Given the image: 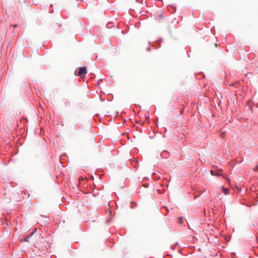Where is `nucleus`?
Segmentation results:
<instances>
[{
    "mask_svg": "<svg viewBox=\"0 0 258 258\" xmlns=\"http://www.w3.org/2000/svg\"><path fill=\"white\" fill-rule=\"evenodd\" d=\"M253 171H258V165H257L254 169Z\"/></svg>",
    "mask_w": 258,
    "mask_h": 258,
    "instance_id": "obj_7",
    "label": "nucleus"
},
{
    "mask_svg": "<svg viewBox=\"0 0 258 258\" xmlns=\"http://www.w3.org/2000/svg\"><path fill=\"white\" fill-rule=\"evenodd\" d=\"M36 230H37V228H35L33 230V231L31 233L30 235L32 236V235L35 233V232H36Z\"/></svg>",
    "mask_w": 258,
    "mask_h": 258,
    "instance_id": "obj_6",
    "label": "nucleus"
},
{
    "mask_svg": "<svg viewBox=\"0 0 258 258\" xmlns=\"http://www.w3.org/2000/svg\"><path fill=\"white\" fill-rule=\"evenodd\" d=\"M31 236V235L30 234L29 235H27L24 236V241H26V242L28 241L29 240V238H30Z\"/></svg>",
    "mask_w": 258,
    "mask_h": 258,
    "instance_id": "obj_4",
    "label": "nucleus"
},
{
    "mask_svg": "<svg viewBox=\"0 0 258 258\" xmlns=\"http://www.w3.org/2000/svg\"><path fill=\"white\" fill-rule=\"evenodd\" d=\"M178 222L180 224H181L183 222V220L182 217H179L178 218Z\"/></svg>",
    "mask_w": 258,
    "mask_h": 258,
    "instance_id": "obj_5",
    "label": "nucleus"
},
{
    "mask_svg": "<svg viewBox=\"0 0 258 258\" xmlns=\"http://www.w3.org/2000/svg\"><path fill=\"white\" fill-rule=\"evenodd\" d=\"M220 189H221L222 191L225 194L227 195L228 194V189L227 188H225L223 186H221L219 188Z\"/></svg>",
    "mask_w": 258,
    "mask_h": 258,
    "instance_id": "obj_3",
    "label": "nucleus"
},
{
    "mask_svg": "<svg viewBox=\"0 0 258 258\" xmlns=\"http://www.w3.org/2000/svg\"><path fill=\"white\" fill-rule=\"evenodd\" d=\"M221 171H215L214 170H211L210 172H211V174L213 175V176H221V173H220Z\"/></svg>",
    "mask_w": 258,
    "mask_h": 258,
    "instance_id": "obj_2",
    "label": "nucleus"
},
{
    "mask_svg": "<svg viewBox=\"0 0 258 258\" xmlns=\"http://www.w3.org/2000/svg\"><path fill=\"white\" fill-rule=\"evenodd\" d=\"M87 74V70L85 67H82L79 69V71L78 72V75L81 76H85Z\"/></svg>",
    "mask_w": 258,
    "mask_h": 258,
    "instance_id": "obj_1",
    "label": "nucleus"
},
{
    "mask_svg": "<svg viewBox=\"0 0 258 258\" xmlns=\"http://www.w3.org/2000/svg\"><path fill=\"white\" fill-rule=\"evenodd\" d=\"M147 50L149 51L150 50V47H148L147 49Z\"/></svg>",
    "mask_w": 258,
    "mask_h": 258,
    "instance_id": "obj_8",
    "label": "nucleus"
}]
</instances>
